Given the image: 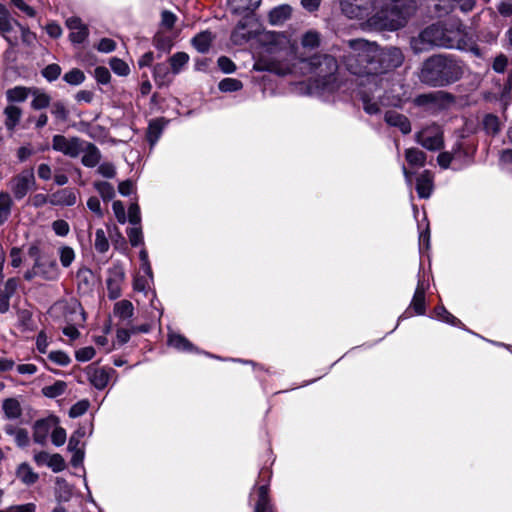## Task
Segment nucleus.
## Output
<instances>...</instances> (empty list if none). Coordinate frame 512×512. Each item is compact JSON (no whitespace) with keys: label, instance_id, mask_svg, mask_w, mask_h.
Listing matches in <instances>:
<instances>
[{"label":"nucleus","instance_id":"1","mask_svg":"<svg viewBox=\"0 0 512 512\" xmlns=\"http://www.w3.org/2000/svg\"><path fill=\"white\" fill-rule=\"evenodd\" d=\"M340 58L346 69L357 76L359 88L372 85L375 90H379L380 84L388 83L395 77L393 71L404 61L400 48H382L364 39L349 40Z\"/></svg>","mask_w":512,"mask_h":512},{"label":"nucleus","instance_id":"2","mask_svg":"<svg viewBox=\"0 0 512 512\" xmlns=\"http://www.w3.org/2000/svg\"><path fill=\"white\" fill-rule=\"evenodd\" d=\"M414 53L429 51L434 47L466 50L467 42L464 40V27L457 19L438 21L425 27L410 41Z\"/></svg>","mask_w":512,"mask_h":512},{"label":"nucleus","instance_id":"3","mask_svg":"<svg viewBox=\"0 0 512 512\" xmlns=\"http://www.w3.org/2000/svg\"><path fill=\"white\" fill-rule=\"evenodd\" d=\"M464 71L463 61L456 55L439 53L423 61L418 77L428 87L445 88L460 81Z\"/></svg>","mask_w":512,"mask_h":512},{"label":"nucleus","instance_id":"4","mask_svg":"<svg viewBox=\"0 0 512 512\" xmlns=\"http://www.w3.org/2000/svg\"><path fill=\"white\" fill-rule=\"evenodd\" d=\"M379 90L369 85L365 88H359L358 94L363 103L364 111L369 115H375L380 112L379 104L382 106L402 108L410 99L409 86L402 83L396 76L388 83L379 85Z\"/></svg>","mask_w":512,"mask_h":512},{"label":"nucleus","instance_id":"5","mask_svg":"<svg viewBox=\"0 0 512 512\" xmlns=\"http://www.w3.org/2000/svg\"><path fill=\"white\" fill-rule=\"evenodd\" d=\"M414 11L415 3L412 0H378L367 24L375 30L395 31L406 25Z\"/></svg>","mask_w":512,"mask_h":512},{"label":"nucleus","instance_id":"6","mask_svg":"<svg viewBox=\"0 0 512 512\" xmlns=\"http://www.w3.org/2000/svg\"><path fill=\"white\" fill-rule=\"evenodd\" d=\"M310 72L316 76L317 87L323 90L335 80V73L338 69L335 57L328 54H319L310 57L307 61Z\"/></svg>","mask_w":512,"mask_h":512},{"label":"nucleus","instance_id":"7","mask_svg":"<svg viewBox=\"0 0 512 512\" xmlns=\"http://www.w3.org/2000/svg\"><path fill=\"white\" fill-rule=\"evenodd\" d=\"M454 102L455 96L443 90L422 93L413 99V104L416 107L422 108L430 115H438L448 110Z\"/></svg>","mask_w":512,"mask_h":512},{"label":"nucleus","instance_id":"8","mask_svg":"<svg viewBox=\"0 0 512 512\" xmlns=\"http://www.w3.org/2000/svg\"><path fill=\"white\" fill-rule=\"evenodd\" d=\"M444 132L440 125L432 123L416 133V142L429 151H438L444 147Z\"/></svg>","mask_w":512,"mask_h":512},{"label":"nucleus","instance_id":"9","mask_svg":"<svg viewBox=\"0 0 512 512\" xmlns=\"http://www.w3.org/2000/svg\"><path fill=\"white\" fill-rule=\"evenodd\" d=\"M36 184L35 175L32 169L24 170L10 181V189L16 200L23 199Z\"/></svg>","mask_w":512,"mask_h":512},{"label":"nucleus","instance_id":"10","mask_svg":"<svg viewBox=\"0 0 512 512\" xmlns=\"http://www.w3.org/2000/svg\"><path fill=\"white\" fill-rule=\"evenodd\" d=\"M85 141L79 137L66 138L63 135L57 134L52 138V148L55 151L61 152L71 158H76L83 150Z\"/></svg>","mask_w":512,"mask_h":512},{"label":"nucleus","instance_id":"11","mask_svg":"<svg viewBox=\"0 0 512 512\" xmlns=\"http://www.w3.org/2000/svg\"><path fill=\"white\" fill-rule=\"evenodd\" d=\"M115 374L116 371L113 368L95 366L87 367V376L90 383L99 390L104 389Z\"/></svg>","mask_w":512,"mask_h":512},{"label":"nucleus","instance_id":"12","mask_svg":"<svg viewBox=\"0 0 512 512\" xmlns=\"http://www.w3.org/2000/svg\"><path fill=\"white\" fill-rule=\"evenodd\" d=\"M66 26L70 30L69 39L73 44H82L89 36V29L79 17H69Z\"/></svg>","mask_w":512,"mask_h":512},{"label":"nucleus","instance_id":"13","mask_svg":"<svg viewBox=\"0 0 512 512\" xmlns=\"http://www.w3.org/2000/svg\"><path fill=\"white\" fill-rule=\"evenodd\" d=\"M58 424L56 417L40 419L33 426V439L36 443L44 445L52 428Z\"/></svg>","mask_w":512,"mask_h":512},{"label":"nucleus","instance_id":"14","mask_svg":"<svg viewBox=\"0 0 512 512\" xmlns=\"http://www.w3.org/2000/svg\"><path fill=\"white\" fill-rule=\"evenodd\" d=\"M384 121L387 125L398 128L404 135L409 134L412 130L409 118L395 110L386 111Z\"/></svg>","mask_w":512,"mask_h":512},{"label":"nucleus","instance_id":"15","mask_svg":"<svg viewBox=\"0 0 512 512\" xmlns=\"http://www.w3.org/2000/svg\"><path fill=\"white\" fill-rule=\"evenodd\" d=\"M340 6L342 13L350 19H368L372 13L368 11V6H359L351 0H341Z\"/></svg>","mask_w":512,"mask_h":512},{"label":"nucleus","instance_id":"16","mask_svg":"<svg viewBox=\"0 0 512 512\" xmlns=\"http://www.w3.org/2000/svg\"><path fill=\"white\" fill-rule=\"evenodd\" d=\"M168 123L169 120L164 117L154 118L149 121L146 138L151 148L158 142Z\"/></svg>","mask_w":512,"mask_h":512},{"label":"nucleus","instance_id":"17","mask_svg":"<svg viewBox=\"0 0 512 512\" xmlns=\"http://www.w3.org/2000/svg\"><path fill=\"white\" fill-rule=\"evenodd\" d=\"M49 202L53 205L73 206L77 202V191L73 188H64L49 195Z\"/></svg>","mask_w":512,"mask_h":512},{"label":"nucleus","instance_id":"18","mask_svg":"<svg viewBox=\"0 0 512 512\" xmlns=\"http://www.w3.org/2000/svg\"><path fill=\"white\" fill-rule=\"evenodd\" d=\"M241 15L243 17L238 21L231 35V38L235 43H238L239 41H247L250 37L247 29L253 21V13H243Z\"/></svg>","mask_w":512,"mask_h":512},{"label":"nucleus","instance_id":"19","mask_svg":"<svg viewBox=\"0 0 512 512\" xmlns=\"http://www.w3.org/2000/svg\"><path fill=\"white\" fill-rule=\"evenodd\" d=\"M82 152L83 156L81 162L85 167L93 168L100 163L102 155L99 148L94 143L85 141Z\"/></svg>","mask_w":512,"mask_h":512},{"label":"nucleus","instance_id":"20","mask_svg":"<svg viewBox=\"0 0 512 512\" xmlns=\"http://www.w3.org/2000/svg\"><path fill=\"white\" fill-rule=\"evenodd\" d=\"M15 21L10 17H0V33L10 46L18 44V31L14 28Z\"/></svg>","mask_w":512,"mask_h":512},{"label":"nucleus","instance_id":"21","mask_svg":"<svg viewBox=\"0 0 512 512\" xmlns=\"http://www.w3.org/2000/svg\"><path fill=\"white\" fill-rule=\"evenodd\" d=\"M416 192L422 199H427L431 196L433 190V179L429 171L425 170L416 179Z\"/></svg>","mask_w":512,"mask_h":512},{"label":"nucleus","instance_id":"22","mask_svg":"<svg viewBox=\"0 0 512 512\" xmlns=\"http://www.w3.org/2000/svg\"><path fill=\"white\" fill-rule=\"evenodd\" d=\"M43 265H44L43 262H40L38 259H36V262L34 263V266H33L32 270L31 271H27L25 273V278L27 280H30L34 276L41 275L43 278L48 279V280L56 279L57 276H58L57 264L56 263H52L50 265V270L49 271H43Z\"/></svg>","mask_w":512,"mask_h":512},{"label":"nucleus","instance_id":"23","mask_svg":"<svg viewBox=\"0 0 512 512\" xmlns=\"http://www.w3.org/2000/svg\"><path fill=\"white\" fill-rule=\"evenodd\" d=\"M427 285L424 280H419L410 307L414 309L415 313L422 315L425 313V291Z\"/></svg>","mask_w":512,"mask_h":512},{"label":"nucleus","instance_id":"24","mask_svg":"<svg viewBox=\"0 0 512 512\" xmlns=\"http://www.w3.org/2000/svg\"><path fill=\"white\" fill-rule=\"evenodd\" d=\"M261 0H228L230 10L234 14L253 13Z\"/></svg>","mask_w":512,"mask_h":512},{"label":"nucleus","instance_id":"25","mask_svg":"<svg viewBox=\"0 0 512 512\" xmlns=\"http://www.w3.org/2000/svg\"><path fill=\"white\" fill-rule=\"evenodd\" d=\"M171 70L167 63H158L153 67V78L158 87L168 86L171 81Z\"/></svg>","mask_w":512,"mask_h":512},{"label":"nucleus","instance_id":"26","mask_svg":"<svg viewBox=\"0 0 512 512\" xmlns=\"http://www.w3.org/2000/svg\"><path fill=\"white\" fill-rule=\"evenodd\" d=\"M124 279V273L121 271H114L107 279V290L110 299H116L121 295V282Z\"/></svg>","mask_w":512,"mask_h":512},{"label":"nucleus","instance_id":"27","mask_svg":"<svg viewBox=\"0 0 512 512\" xmlns=\"http://www.w3.org/2000/svg\"><path fill=\"white\" fill-rule=\"evenodd\" d=\"M292 8L287 5H279L269 13V21L272 25H281L291 16Z\"/></svg>","mask_w":512,"mask_h":512},{"label":"nucleus","instance_id":"28","mask_svg":"<svg viewBox=\"0 0 512 512\" xmlns=\"http://www.w3.org/2000/svg\"><path fill=\"white\" fill-rule=\"evenodd\" d=\"M212 36L209 31H203L194 36L191 40L193 47L200 53H207L210 49Z\"/></svg>","mask_w":512,"mask_h":512},{"label":"nucleus","instance_id":"29","mask_svg":"<svg viewBox=\"0 0 512 512\" xmlns=\"http://www.w3.org/2000/svg\"><path fill=\"white\" fill-rule=\"evenodd\" d=\"M4 114L6 116L5 125L11 131L19 123L22 111L15 105H8L4 110Z\"/></svg>","mask_w":512,"mask_h":512},{"label":"nucleus","instance_id":"30","mask_svg":"<svg viewBox=\"0 0 512 512\" xmlns=\"http://www.w3.org/2000/svg\"><path fill=\"white\" fill-rule=\"evenodd\" d=\"M133 313V304L128 300H121L114 305V315L121 320L130 319Z\"/></svg>","mask_w":512,"mask_h":512},{"label":"nucleus","instance_id":"31","mask_svg":"<svg viewBox=\"0 0 512 512\" xmlns=\"http://www.w3.org/2000/svg\"><path fill=\"white\" fill-rule=\"evenodd\" d=\"M258 500L255 505L254 512H271V505L268 498V488L263 485L257 490Z\"/></svg>","mask_w":512,"mask_h":512},{"label":"nucleus","instance_id":"32","mask_svg":"<svg viewBox=\"0 0 512 512\" xmlns=\"http://www.w3.org/2000/svg\"><path fill=\"white\" fill-rule=\"evenodd\" d=\"M498 100L501 108L505 111L512 102V76H510L506 83L500 88Z\"/></svg>","mask_w":512,"mask_h":512},{"label":"nucleus","instance_id":"33","mask_svg":"<svg viewBox=\"0 0 512 512\" xmlns=\"http://www.w3.org/2000/svg\"><path fill=\"white\" fill-rule=\"evenodd\" d=\"M17 477L26 485H32L38 480V474L26 463L18 467Z\"/></svg>","mask_w":512,"mask_h":512},{"label":"nucleus","instance_id":"34","mask_svg":"<svg viewBox=\"0 0 512 512\" xmlns=\"http://www.w3.org/2000/svg\"><path fill=\"white\" fill-rule=\"evenodd\" d=\"M321 34L316 30H308L301 37V45L306 49H315L320 46Z\"/></svg>","mask_w":512,"mask_h":512},{"label":"nucleus","instance_id":"35","mask_svg":"<svg viewBox=\"0 0 512 512\" xmlns=\"http://www.w3.org/2000/svg\"><path fill=\"white\" fill-rule=\"evenodd\" d=\"M405 158L410 165L422 167L426 162V154L418 148H409L405 151Z\"/></svg>","mask_w":512,"mask_h":512},{"label":"nucleus","instance_id":"36","mask_svg":"<svg viewBox=\"0 0 512 512\" xmlns=\"http://www.w3.org/2000/svg\"><path fill=\"white\" fill-rule=\"evenodd\" d=\"M189 61V55L185 52H177L170 57L169 63L172 74L177 75L180 73L183 66Z\"/></svg>","mask_w":512,"mask_h":512},{"label":"nucleus","instance_id":"37","mask_svg":"<svg viewBox=\"0 0 512 512\" xmlns=\"http://www.w3.org/2000/svg\"><path fill=\"white\" fill-rule=\"evenodd\" d=\"M483 128L489 135H496L501 129L499 118L494 114H486L483 118Z\"/></svg>","mask_w":512,"mask_h":512},{"label":"nucleus","instance_id":"38","mask_svg":"<svg viewBox=\"0 0 512 512\" xmlns=\"http://www.w3.org/2000/svg\"><path fill=\"white\" fill-rule=\"evenodd\" d=\"M94 187L104 202L111 201L115 196L113 185L107 181H97L94 183Z\"/></svg>","mask_w":512,"mask_h":512},{"label":"nucleus","instance_id":"39","mask_svg":"<svg viewBox=\"0 0 512 512\" xmlns=\"http://www.w3.org/2000/svg\"><path fill=\"white\" fill-rule=\"evenodd\" d=\"M3 410L8 418L16 419L21 415V407L16 399L9 398L3 402Z\"/></svg>","mask_w":512,"mask_h":512},{"label":"nucleus","instance_id":"40","mask_svg":"<svg viewBox=\"0 0 512 512\" xmlns=\"http://www.w3.org/2000/svg\"><path fill=\"white\" fill-rule=\"evenodd\" d=\"M168 343L178 350L189 351L192 349V344L180 334H169Z\"/></svg>","mask_w":512,"mask_h":512},{"label":"nucleus","instance_id":"41","mask_svg":"<svg viewBox=\"0 0 512 512\" xmlns=\"http://www.w3.org/2000/svg\"><path fill=\"white\" fill-rule=\"evenodd\" d=\"M50 96L44 92H40L38 89L33 90V100L31 107L35 110H41L50 105Z\"/></svg>","mask_w":512,"mask_h":512},{"label":"nucleus","instance_id":"42","mask_svg":"<svg viewBox=\"0 0 512 512\" xmlns=\"http://www.w3.org/2000/svg\"><path fill=\"white\" fill-rule=\"evenodd\" d=\"M243 88V84L240 80L235 78H224L218 84V89L221 92H236Z\"/></svg>","mask_w":512,"mask_h":512},{"label":"nucleus","instance_id":"43","mask_svg":"<svg viewBox=\"0 0 512 512\" xmlns=\"http://www.w3.org/2000/svg\"><path fill=\"white\" fill-rule=\"evenodd\" d=\"M67 385L64 381H56L52 385L45 386L42 389L43 394L49 398H55L66 391Z\"/></svg>","mask_w":512,"mask_h":512},{"label":"nucleus","instance_id":"44","mask_svg":"<svg viewBox=\"0 0 512 512\" xmlns=\"http://www.w3.org/2000/svg\"><path fill=\"white\" fill-rule=\"evenodd\" d=\"M29 89L25 87H14L6 92L7 100L9 102H23L27 99Z\"/></svg>","mask_w":512,"mask_h":512},{"label":"nucleus","instance_id":"45","mask_svg":"<svg viewBox=\"0 0 512 512\" xmlns=\"http://www.w3.org/2000/svg\"><path fill=\"white\" fill-rule=\"evenodd\" d=\"M111 70L118 76H127L130 73L128 64L120 58L113 57L109 61Z\"/></svg>","mask_w":512,"mask_h":512},{"label":"nucleus","instance_id":"46","mask_svg":"<svg viewBox=\"0 0 512 512\" xmlns=\"http://www.w3.org/2000/svg\"><path fill=\"white\" fill-rule=\"evenodd\" d=\"M63 80L70 85L77 86L84 82L85 74L82 70L73 68L64 74Z\"/></svg>","mask_w":512,"mask_h":512},{"label":"nucleus","instance_id":"47","mask_svg":"<svg viewBox=\"0 0 512 512\" xmlns=\"http://www.w3.org/2000/svg\"><path fill=\"white\" fill-rule=\"evenodd\" d=\"M12 205V199L9 193L0 192V221L7 220L8 215L10 214V209Z\"/></svg>","mask_w":512,"mask_h":512},{"label":"nucleus","instance_id":"48","mask_svg":"<svg viewBox=\"0 0 512 512\" xmlns=\"http://www.w3.org/2000/svg\"><path fill=\"white\" fill-rule=\"evenodd\" d=\"M51 114L58 121L65 122L68 119L69 111L67 110L65 104L62 101L53 102L50 108Z\"/></svg>","mask_w":512,"mask_h":512},{"label":"nucleus","instance_id":"49","mask_svg":"<svg viewBox=\"0 0 512 512\" xmlns=\"http://www.w3.org/2000/svg\"><path fill=\"white\" fill-rule=\"evenodd\" d=\"M95 249L100 253H105L109 249V242L106 238L105 232L103 229H98L95 233V241H94Z\"/></svg>","mask_w":512,"mask_h":512},{"label":"nucleus","instance_id":"50","mask_svg":"<svg viewBox=\"0 0 512 512\" xmlns=\"http://www.w3.org/2000/svg\"><path fill=\"white\" fill-rule=\"evenodd\" d=\"M434 312L438 320H441L451 325H457L459 323V320L454 315L449 313L443 306L436 307Z\"/></svg>","mask_w":512,"mask_h":512},{"label":"nucleus","instance_id":"51","mask_svg":"<svg viewBox=\"0 0 512 512\" xmlns=\"http://www.w3.org/2000/svg\"><path fill=\"white\" fill-rule=\"evenodd\" d=\"M67 439L66 430L57 424L51 430V441L55 446H62Z\"/></svg>","mask_w":512,"mask_h":512},{"label":"nucleus","instance_id":"52","mask_svg":"<svg viewBox=\"0 0 512 512\" xmlns=\"http://www.w3.org/2000/svg\"><path fill=\"white\" fill-rule=\"evenodd\" d=\"M127 236L132 246L143 244V233L140 226H131L127 230Z\"/></svg>","mask_w":512,"mask_h":512},{"label":"nucleus","instance_id":"53","mask_svg":"<svg viewBox=\"0 0 512 512\" xmlns=\"http://www.w3.org/2000/svg\"><path fill=\"white\" fill-rule=\"evenodd\" d=\"M61 74V67L58 64H49L42 70L43 77L49 81H55Z\"/></svg>","mask_w":512,"mask_h":512},{"label":"nucleus","instance_id":"54","mask_svg":"<svg viewBox=\"0 0 512 512\" xmlns=\"http://www.w3.org/2000/svg\"><path fill=\"white\" fill-rule=\"evenodd\" d=\"M153 282V278H149L144 275H138L134 279L133 287L134 290L139 292H146L150 289V286Z\"/></svg>","mask_w":512,"mask_h":512},{"label":"nucleus","instance_id":"55","mask_svg":"<svg viewBox=\"0 0 512 512\" xmlns=\"http://www.w3.org/2000/svg\"><path fill=\"white\" fill-rule=\"evenodd\" d=\"M48 358L59 366H67L71 362L68 354L60 350L50 352Z\"/></svg>","mask_w":512,"mask_h":512},{"label":"nucleus","instance_id":"56","mask_svg":"<svg viewBox=\"0 0 512 512\" xmlns=\"http://www.w3.org/2000/svg\"><path fill=\"white\" fill-rule=\"evenodd\" d=\"M94 77L99 84L106 85L111 80V74L105 66H97L94 70Z\"/></svg>","mask_w":512,"mask_h":512},{"label":"nucleus","instance_id":"57","mask_svg":"<svg viewBox=\"0 0 512 512\" xmlns=\"http://www.w3.org/2000/svg\"><path fill=\"white\" fill-rule=\"evenodd\" d=\"M60 261L64 267H69L74 261L75 253L70 247L64 246L59 249Z\"/></svg>","mask_w":512,"mask_h":512},{"label":"nucleus","instance_id":"58","mask_svg":"<svg viewBox=\"0 0 512 512\" xmlns=\"http://www.w3.org/2000/svg\"><path fill=\"white\" fill-rule=\"evenodd\" d=\"M89 408V402L87 400H81L75 403L69 410V416L71 418H77L82 416Z\"/></svg>","mask_w":512,"mask_h":512},{"label":"nucleus","instance_id":"59","mask_svg":"<svg viewBox=\"0 0 512 512\" xmlns=\"http://www.w3.org/2000/svg\"><path fill=\"white\" fill-rule=\"evenodd\" d=\"M53 472H61L65 469L64 458L60 454H52L47 465Z\"/></svg>","mask_w":512,"mask_h":512},{"label":"nucleus","instance_id":"60","mask_svg":"<svg viewBox=\"0 0 512 512\" xmlns=\"http://www.w3.org/2000/svg\"><path fill=\"white\" fill-rule=\"evenodd\" d=\"M217 63L220 70L225 74H231L236 70L235 63L226 56H220Z\"/></svg>","mask_w":512,"mask_h":512},{"label":"nucleus","instance_id":"61","mask_svg":"<svg viewBox=\"0 0 512 512\" xmlns=\"http://www.w3.org/2000/svg\"><path fill=\"white\" fill-rule=\"evenodd\" d=\"M430 248V229L429 226H425L419 231V249L420 252L427 251Z\"/></svg>","mask_w":512,"mask_h":512},{"label":"nucleus","instance_id":"62","mask_svg":"<svg viewBox=\"0 0 512 512\" xmlns=\"http://www.w3.org/2000/svg\"><path fill=\"white\" fill-rule=\"evenodd\" d=\"M97 172L104 178L112 179L116 175L115 166L112 163L104 162L99 164Z\"/></svg>","mask_w":512,"mask_h":512},{"label":"nucleus","instance_id":"63","mask_svg":"<svg viewBox=\"0 0 512 512\" xmlns=\"http://www.w3.org/2000/svg\"><path fill=\"white\" fill-rule=\"evenodd\" d=\"M95 356V350L92 346L84 347L76 351L75 357L78 361L86 362Z\"/></svg>","mask_w":512,"mask_h":512},{"label":"nucleus","instance_id":"64","mask_svg":"<svg viewBox=\"0 0 512 512\" xmlns=\"http://www.w3.org/2000/svg\"><path fill=\"white\" fill-rule=\"evenodd\" d=\"M2 512H36V505L34 503H26L22 505L11 506Z\"/></svg>","mask_w":512,"mask_h":512}]
</instances>
